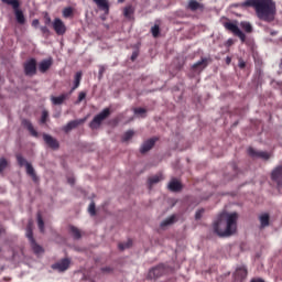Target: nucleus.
<instances>
[{"mask_svg":"<svg viewBox=\"0 0 282 282\" xmlns=\"http://www.w3.org/2000/svg\"><path fill=\"white\" fill-rule=\"evenodd\" d=\"M239 214L237 213H223L218 219L214 223V232L218 237H230L237 232V221Z\"/></svg>","mask_w":282,"mask_h":282,"instance_id":"nucleus-1","label":"nucleus"},{"mask_svg":"<svg viewBox=\"0 0 282 282\" xmlns=\"http://www.w3.org/2000/svg\"><path fill=\"white\" fill-rule=\"evenodd\" d=\"M242 6L254 8L258 18L262 21H274L276 4L272 0H246Z\"/></svg>","mask_w":282,"mask_h":282,"instance_id":"nucleus-2","label":"nucleus"},{"mask_svg":"<svg viewBox=\"0 0 282 282\" xmlns=\"http://www.w3.org/2000/svg\"><path fill=\"white\" fill-rule=\"evenodd\" d=\"M111 116V110L109 108H105L101 112L94 117L89 127L90 129H98L100 124H102V120H107Z\"/></svg>","mask_w":282,"mask_h":282,"instance_id":"nucleus-3","label":"nucleus"},{"mask_svg":"<svg viewBox=\"0 0 282 282\" xmlns=\"http://www.w3.org/2000/svg\"><path fill=\"white\" fill-rule=\"evenodd\" d=\"M224 28L227 29L232 34H235V36H239L242 43H246V34L242 33L241 29H239L237 23L228 21L224 23Z\"/></svg>","mask_w":282,"mask_h":282,"instance_id":"nucleus-4","label":"nucleus"},{"mask_svg":"<svg viewBox=\"0 0 282 282\" xmlns=\"http://www.w3.org/2000/svg\"><path fill=\"white\" fill-rule=\"evenodd\" d=\"M165 272H166V269H164V264L153 267L148 272V279H150V281H155V279H160V276H164Z\"/></svg>","mask_w":282,"mask_h":282,"instance_id":"nucleus-5","label":"nucleus"},{"mask_svg":"<svg viewBox=\"0 0 282 282\" xmlns=\"http://www.w3.org/2000/svg\"><path fill=\"white\" fill-rule=\"evenodd\" d=\"M85 122H87V117L69 121L66 126L63 127V131H65V133H69L72 129H76V127H80V124H85Z\"/></svg>","mask_w":282,"mask_h":282,"instance_id":"nucleus-6","label":"nucleus"},{"mask_svg":"<svg viewBox=\"0 0 282 282\" xmlns=\"http://www.w3.org/2000/svg\"><path fill=\"white\" fill-rule=\"evenodd\" d=\"M24 74L26 76H34L36 74V59L31 58L24 64Z\"/></svg>","mask_w":282,"mask_h":282,"instance_id":"nucleus-7","label":"nucleus"},{"mask_svg":"<svg viewBox=\"0 0 282 282\" xmlns=\"http://www.w3.org/2000/svg\"><path fill=\"white\" fill-rule=\"evenodd\" d=\"M271 180L278 184V189L282 188V166L275 167L271 173Z\"/></svg>","mask_w":282,"mask_h":282,"instance_id":"nucleus-8","label":"nucleus"},{"mask_svg":"<svg viewBox=\"0 0 282 282\" xmlns=\"http://www.w3.org/2000/svg\"><path fill=\"white\" fill-rule=\"evenodd\" d=\"M53 30L56 32V34L63 36V34H65V32L67 31V28L65 26L63 20L56 18L53 22Z\"/></svg>","mask_w":282,"mask_h":282,"instance_id":"nucleus-9","label":"nucleus"},{"mask_svg":"<svg viewBox=\"0 0 282 282\" xmlns=\"http://www.w3.org/2000/svg\"><path fill=\"white\" fill-rule=\"evenodd\" d=\"M248 155L250 158H260V160H270L271 154L264 151H257L253 148L248 149Z\"/></svg>","mask_w":282,"mask_h":282,"instance_id":"nucleus-10","label":"nucleus"},{"mask_svg":"<svg viewBox=\"0 0 282 282\" xmlns=\"http://www.w3.org/2000/svg\"><path fill=\"white\" fill-rule=\"evenodd\" d=\"M69 259H63L59 262L52 264V269L57 272H65L66 270H69Z\"/></svg>","mask_w":282,"mask_h":282,"instance_id":"nucleus-11","label":"nucleus"},{"mask_svg":"<svg viewBox=\"0 0 282 282\" xmlns=\"http://www.w3.org/2000/svg\"><path fill=\"white\" fill-rule=\"evenodd\" d=\"M43 140L45 144L50 147V149L56 150L58 149V147H61V144L58 143V140L54 139V137L50 134H43Z\"/></svg>","mask_w":282,"mask_h":282,"instance_id":"nucleus-12","label":"nucleus"},{"mask_svg":"<svg viewBox=\"0 0 282 282\" xmlns=\"http://www.w3.org/2000/svg\"><path fill=\"white\" fill-rule=\"evenodd\" d=\"M248 276V269H246V265H240L236 269L235 272V280L236 281H243Z\"/></svg>","mask_w":282,"mask_h":282,"instance_id":"nucleus-13","label":"nucleus"},{"mask_svg":"<svg viewBox=\"0 0 282 282\" xmlns=\"http://www.w3.org/2000/svg\"><path fill=\"white\" fill-rule=\"evenodd\" d=\"M206 67H208V58L206 57L202 58L193 65V69L195 72H202V69H206Z\"/></svg>","mask_w":282,"mask_h":282,"instance_id":"nucleus-14","label":"nucleus"},{"mask_svg":"<svg viewBox=\"0 0 282 282\" xmlns=\"http://www.w3.org/2000/svg\"><path fill=\"white\" fill-rule=\"evenodd\" d=\"M167 188L169 191H172V193H177V191H182V183H180V181L176 178H172L167 185Z\"/></svg>","mask_w":282,"mask_h":282,"instance_id":"nucleus-15","label":"nucleus"},{"mask_svg":"<svg viewBox=\"0 0 282 282\" xmlns=\"http://www.w3.org/2000/svg\"><path fill=\"white\" fill-rule=\"evenodd\" d=\"M156 139H150L141 145V153H147L155 147Z\"/></svg>","mask_w":282,"mask_h":282,"instance_id":"nucleus-16","label":"nucleus"},{"mask_svg":"<svg viewBox=\"0 0 282 282\" xmlns=\"http://www.w3.org/2000/svg\"><path fill=\"white\" fill-rule=\"evenodd\" d=\"M187 8L192 12H196V10H204V4L197 2V0H189Z\"/></svg>","mask_w":282,"mask_h":282,"instance_id":"nucleus-17","label":"nucleus"},{"mask_svg":"<svg viewBox=\"0 0 282 282\" xmlns=\"http://www.w3.org/2000/svg\"><path fill=\"white\" fill-rule=\"evenodd\" d=\"M22 124L23 127H25V129H28V131H30L31 135H33L34 138L39 135V132L34 130V126H32V122H30L28 119L22 120Z\"/></svg>","mask_w":282,"mask_h":282,"instance_id":"nucleus-18","label":"nucleus"},{"mask_svg":"<svg viewBox=\"0 0 282 282\" xmlns=\"http://www.w3.org/2000/svg\"><path fill=\"white\" fill-rule=\"evenodd\" d=\"M52 67V61L51 59H44L39 64V70L42 74H45V72H47V69H50Z\"/></svg>","mask_w":282,"mask_h":282,"instance_id":"nucleus-19","label":"nucleus"},{"mask_svg":"<svg viewBox=\"0 0 282 282\" xmlns=\"http://www.w3.org/2000/svg\"><path fill=\"white\" fill-rule=\"evenodd\" d=\"M96 6L104 12L109 13V2L107 0H93Z\"/></svg>","mask_w":282,"mask_h":282,"instance_id":"nucleus-20","label":"nucleus"},{"mask_svg":"<svg viewBox=\"0 0 282 282\" xmlns=\"http://www.w3.org/2000/svg\"><path fill=\"white\" fill-rule=\"evenodd\" d=\"M31 248H32L34 254H36L37 257H41V254H43V252H45L43 247H41L39 243H36V240H32Z\"/></svg>","mask_w":282,"mask_h":282,"instance_id":"nucleus-21","label":"nucleus"},{"mask_svg":"<svg viewBox=\"0 0 282 282\" xmlns=\"http://www.w3.org/2000/svg\"><path fill=\"white\" fill-rule=\"evenodd\" d=\"M259 220H260L261 228H268V226H270V215L269 214L260 215Z\"/></svg>","mask_w":282,"mask_h":282,"instance_id":"nucleus-22","label":"nucleus"},{"mask_svg":"<svg viewBox=\"0 0 282 282\" xmlns=\"http://www.w3.org/2000/svg\"><path fill=\"white\" fill-rule=\"evenodd\" d=\"M175 221H177V217L175 215H172L161 223V228H166V226H173Z\"/></svg>","mask_w":282,"mask_h":282,"instance_id":"nucleus-23","label":"nucleus"},{"mask_svg":"<svg viewBox=\"0 0 282 282\" xmlns=\"http://www.w3.org/2000/svg\"><path fill=\"white\" fill-rule=\"evenodd\" d=\"M65 100H67V94H63L58 97L51 96V102H53L54 105H63Z\"/></svg>","mask_w":282,"mask_h":282,"instance_id":"nucleus-24","label":"nucleus"},{"mask_svg":"<svg viewBox=\"0 0 282 282\" xmlns=\"http://www.w3.org/2000/svg\"><path fill=\"white\" fill-rule=\"evenodd\" d=\"M135 12V8H133V6H128L123 9V15L126 17V19H133V13Z\"/></svg>","mask_w":282,"mask_h":282,"instance_id":"nucleus-25","label":"nucleus"},{"mask_svg":"<svg viewBox=\"0 0 282 282\" xmlns=\"http://www.w3.org/2000/svg\"><path fill=\"white\" fill-rule=\"evenodd\" d=\"M15 14V20L18 21V23H20V25H24L25 24V15L23 14V11L17 9L14 11Z\"/></svg>","mask_w":282,"mask_h":282,"instance_id":"nucleus-26","label":"nucleus"},{"mask_svg":"<svg viewBox=\"0 0 282 282\" xmlns=\"http://www.w3.org/2000/svg\"><path fill=\"white\" fill-rule=\"evenodd\" d=\"M163 177H162V174H156L154 176H151L149 178V186L151 188V186L155 185V184H159V182H162Z\"/></svg>","mask_w":282,"mask_h":282,"instance_id":"nucleus-27","label":"nucleus"},{"mask_svg":"<svg viewBox=\"0 0 282 282\" xmlns=\"http://www.w3.org/2000/svg\"><path fill=\"white\" fill-rule=\"evenodd\" d=\"M69 232H70L72 237H74V239H80V237H82L80 229H78L75 226L69 227Z\"/></svg>","mask_w":282,"mask_h":282,"instance_id":"nucleus-28","label":"nucleus"},{"mask_svg":"<svg viewBox=\"0 0 282 282\" xmlns=\"http://www.w3.org/2000/svg\"><path fill=\"white\" fill-rule=\"evenodd\" d=\"M82 78H83V73L82 72H77L76 75H75V80H74L73 89H78V87H80Z\"/></svg>","mask_w":282,"mask_h":282,"instance_id":"nucleus-29","label":"nucleus"},{"mask_svg":"<svg viewBox=\"0 0 282 282\" xmlns=\"http://www.w3.org/2000/svg\"><path fill=\"white\" fill-rule=\"evenodd\" d=\"M25 169L28 175H30L34 181H36V173L34 172V167L32 166V164L26 163Z\"/></svg>","mask_w":282,"mask_h":282,"instance_id":"nucleus-30","label":"nucleus"},{"mask_svg":"<svg viewBox=\"0 0 282 282\" xmlns=\"http://www.w3.org/2000/svg\"><path fill=\"white\" fill-rule=\"evenodd\" d=\"M240 28H242L247 32V34L252 33V24H250V22H240Z\"/></svg>","mask_w":282,"mask_h":282,"instance_id":"nucleus-31","label":"nucleus"},{"mask_svg":"<svg viewBox=\"0 0 282 282\" xmlns=\"http://www.w3.org/2000/svg\"><path fill=\"white\" fill-rule=\"evenodd\" d=\"M133 135H135V132L133 130H128L122 137L123 142H129Z\"/></svg>","mask_w":282,"mask_h":282,"instance_id":"nucleus-32","label":"nucleus"},{"mask_svg":"<svg viewBox=\"0 0 282 282\" xmlns=\"http://www.w3.org/2000/svg\"><path fill=\"white\" fill-rule=\"evenodd\" d=\"M37 226L41 232H45V223L43 221L41 214L37 215Z\"/></svg>","mask_w":282,"mask_h":282,"instance_id":"nucleus-33","label":"nucleus"},{"mask_svg":"<svg viewBox=\"0 0 282 282\" xmlns=\"http://www.w3.org/2000/svg\"><path fill=\"white\" fill-rule=\"evenodd\" d=\"M131 246H133V241L128 240L127 242L119 243V249L129 250V248H131Z\"/></svg>","mask_w":282,"mask_h":282,"instance_id":"nucleus-34","label":"nucleus"},{"mask_svg":"<svg viewBox=\"0 0 282 282\" xmlns=\"http://www.w3.org/2000/svg\"><path fill=\"white\" fill-rule=\"evenodd\" d=\"M26 237L30 240V243L34 241V237L32 236V223H29V226L26 228Z\"/></svg>","mask_w":282,"mask_h":282,"instance_id":"nucleus-35","label":"nucleus"},{"mask_svg":"<svg viewBox=\"0 0 282 282\" xmlns=\"http://www.w3.org/2000/svg\"><path fill=\"white\" fill-rule=\"evenodd\" d=\"M72 14H74V10L72 8H65L63 10L64 19H69V17H72Z\"/></svg>","mask_w":282,"mask_h":282,"instance_id":"nucleus-36","label":"nucleus"},{"mask_svg":"<svg viewBox=\"0 0 282 282\" xmlns=\"http://www.w3.org/2000/svg\"><path fill=\"white\" fill-rule=\"evenodd\" d=\"M17 160H18V164H20L21 166H28L29 164L28 161L21 154L17 155Z\"/></svg>","mask_w":282,"mask_h":282,"instance_id":"nucleus-37","label":"nucleus"},{"mask_svg":"<svg viewBox=\"0 0 282 282\" xmlns=\"http://www.w3.org/2000/svg\"><path fill=\"white\" fill-rule=\"evenodd\" d=\"M7 3L9 6H12L14 12H17V10H19V0H8Z\"/></svg>","mask_w":282,"mask_h":282,"instance_id":"nucleus-38","label":"nucleus"},{"mask_svg":"<svg viewBox=\"0 0 282 282\" xmlns=\"http://www.w3.org/2000/svg\"><path fill=\"white\" fill-rule=\"evenodd\" d=\"M88 213H90L91 216L96 215V204L95 203H90V205L88 207Z\"/></svg>","mask_w":282,"mask_h":282,"instance_id":"nucleus-39","label":"nucleus"},{"mask_svg":"<svg viewBox=\"0 0 282 282\" xmlns=\"http://www.w3.org/2000/svg\"><path fill=\"white\" fill-rule=\"evenodd\" d=\"M151 32L154 37H158V34H160V26L158 25L152 26Z\"/></svg>","mask_w":282,"mask_h":282,"instance_id":"nucleus-40","label":"nucleus"},{"mask_svg":"<svg viewBox=\"0 0 282 282\" xmlns=\"http://www.w3.org/2000/svg\"><path fill=\"white\" fill-rule=\"evenodd\" d=\"M134 113L135 116H143L147 113V110L144 108H135Z\"/></svg>","mask_w":282,"mask_h":282,"instance_id":"nucleus-41","label":"nucleus"},{"mask_svg":"<svg viewBox=\"0 0 282 282\" xmlns=\"http://www.w3.org/2000/svg\"><path fill=\"white\" fill-rule=\"evenodd\" d=\"M8 166V161L6 159H0V173Z\"/></svg>","mask_w":282,"mask_h":282,"instance_id":"nucleus-42","label":"nucleus"},{"mask_svg":"<svg viewBox=\"0 0 282 282\" xmlns=\"http://www.w3.org/2000/svg\"><path fill=\"white\" fill-rule=\"evenodd\" d=\"M205 213V209L202 208V209H198L195 214V219L198 220V219H202V215H204Z\"/></svg>","mask_w":282,"mask_h":282,"instance_id":"nucleus-43","label":"nucleus"},{"mask_svg":"<svg viewBox=\"0 0 282 282\" xmlns=\"http://www.w3.org/2000/svg\"><path fill=\"white\" fill-rule=\"evenodd\" d=\"M47 116H48L47 110H44L42 112V118H41L42 124H45V122L47 121Z\"/></svg>","mask_w":282,"mask_h":282,"instance_id":"nucleus-44","label":"nucleus"},{"mask_svg":"<svg viewBox=\"0 0 282 282\" xmlns=\"http://www.w3.org/2000/svg\"><path fill=\"white\" fill-rule=\"evenodd\" d=\"M44 23L45 25H50L52 23V18H50V14H44Z\"/></svg>","mask_w":282,"mask_h":282,"instance_id":"nucleus-45","label":"nucleus"},{"mask_svg":"<svg viewBox=\"0 0 282 282\" xmlns=\"http://www.w3.org/2000/svg\"><path fill=\"white\" fill-rule=\"evenodd\" d=\"M106 69H107V67H105L102 65L99 66V78H102V74H105Z\"/></svg>","mask_w":282,"mask_h":282,"instance_id":"nucleus-46","label":"nucleus"},{"mask_svg":"<svg viewBox=\"0 0 282 282\" xmlns=\"http://www.w3.org/2000/svg\"><path fill=\"white\" fill-rule=\"evenodd\" d=\"M41 32L42 34H50V29H47V26H41Z\"/></svg>","mask_w":282,"mask_h":282,"instance_id":"nucleus-47","label":"nucleus"},{"mask_svg":"<svg viewBox=\"0 0 282 282\" xmlns=\"http://www.w3.org/2000/svg\"><path fill=\"white\" fill-rule=\"evenodd\" d=\"M86 96L87 95L85 93H79V95H78L79 102H83V100H85Z\"/></svg>","mask_w":282,"mask_h":282,"instance_id":"nucleus-48","label":"nucleus"},{"mask_svg":"<svg viewBox=\"0 0 282 282\" xmlns=\"http://www.w3.org/2000/svg\"><path fill=\"white\" fill-rule=\"evenodd\" d=\"M39 24H40L39 19H35V20L32 21V26L33 28H39Z\"/></svg>","mask_w":282,"mask_h":282,"instance_id":"nucleus-49","label":"nucleus"},{"mask_svg":"<svg viewBox=\"0 0 282 282\" xmlns=\"http://www.w3.org/2000/svg\"><path fill=\"white\" fill-rule=\"evenodd\" d=\"M239 67H240V69H243V67H246V62L240 61L239 62Z\"/></svg>","mask_w":282,"mask_h":282,"instance_id":"nucleus-50","label":"nucleus"},{"mask_svg":"<svg viewBox=\"0 0 282 282\" xmlns=\"http://www.w3.org/2000/svg\"><path fill=\"white\" fill-rule=\"evenodd\" d=\"M135 58H138V53H133L131 56V61H135Z\"/></svg>","mask_w":282,"mask_h":282,"instance_id":"nucleus-51","label":"nucleus"},{"mask_svg":"<svg viewBox=\"0 0 282 282\" xmlns=\"http://www.w3.org/2000/svg\"><path fill=\"white\" fill-rule=\"evenodd\" d=\"M69 184H74V178L68 180Z\"/></svg>","mask_w":282,"mask_h":282,"instance_id":"nucleus-52","label":"nucleus"},{"mask_svg":"<svg viewBox=\"0 0 282 282\" xmlns=\"http://www.w3.org/2000/svg\"><path fill=\"white\" fill-rule=\"evenodd\" d=\"M276 34V31L271 32V35L274 36Z\"/></svg>","mask_w":282,"mask_h":282,"instance_id":"nucleus-53","label":"nucleus"},{"mask_svg":"<svg viewBox=\"0 0 282 282\" xmlns=\"http://www.w3.org/2000/svg\"><path fill=\"white\" fill-rule=\"evenodd\" d=\"M118 3H124V0H118Z\"/></svg>","mask_w":282,"mask_h":282,"instance_id":"nucleus-54","label":"nucleus"},{"mask_svg":"<svg viewBox=\"0 0 282 282\" xmlns=\"http://www.w3.org/2000/svg\"><path fill=\"white\" fill-rule=\"evenodd\" d=\"M227 63H230V57H227Z\"/></svg>","mask_w":282,"mask_h":282,"instance_id":"nucleus-55","label":"nucleus"},{"mask_svg":"<svg viewBox=\"0 0 282 282\" xmlns=\"http://www.w3.org/2000/svg\"><path fill=\"white\" fill-rule=\"evenodd\" d=\"M228 43L231 44V43H232V40H228Z\"/></svg>","mask_w":282,"mask_h":282,"instance_id":"nucleus-56","label":"nucleus"},{"mask_svg":"<svg viewBox=\"0 0 282 282\" xmlns=\"http://www.w3.org/2000/svg\"><path fill=\"white\" fill-rule=\"evenodd\" d=\"M3 232V230L0 229V235Z\"/></svg>","mask_w":282,"mask_h":282,"instance_id":"nucleus-57","label":"nucleus"},{"mask_svg":"<svg viewBox=\"0 0 282 282\" xmlns=\"http://www.w3.org/2000/svg\"><path fill=\"white\" fill-rule=\"evenodd\" d=\"M2 1H6V0H2Z\"/></svg>","mask_w":282,"mask_h":282,"instance_id":"nucleus-58","label":"nucleus"}]
</instances>
